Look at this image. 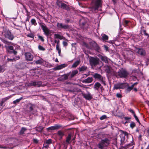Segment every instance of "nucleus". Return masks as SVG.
Instances as JSON below:
<instances>
[{"label":"nucleus","instance_id":"nucleus-60","mask_svg":"<svg viewBox=\"0 0 149 149\" xmlns=\"http://www.w3.org/2000/svg\"><path fill=\"white\" fill-rule=\"evenodd\" d=\"M130 118H129V117H125V120H128L129 119H130Z\"/></svg>","mask_w":149,"mask_h":149},{"label":"nucleus","instance_id":"nucleus-8","mask_svg":"<svg viewBox=\"0 0 149 149\" xmlns=\"http://www.w3.org/2000/svg\"><path fill=\"white\" fill-rule=\"evenodd\" d=\"M93 88L95 90H96L98 91L100 90V93L101 92L102 93L103 91L104 90L103 86L101 85L100 83L98 82H96L95 83Z\"/></svg>","mask_w":149,"mask_h":149},{"label":"nucleus","instance_id":"nucleus-26","mask_svg":"<svg viewBox=\"0 0 149 149\" xmlns=\"http://www.w3.org/2000/svg\"><path fill=\"white\" fill-rule=\"evenodd\" d=\"M65 67V64H61V65H58L56 67L55 69L56 70H60Z\"/></svg>","mask_w":149,"mask_h":149},{"label":"nucleus","instance_id":"nucleus-13","mask_svg":"<svg viewBox=\"0 0 149 149\" xmlns=\"http://www.w3.org/2000/svg\"><path fill=\"white\" fill-rule=\"evenodd\" d=\"M42 84L41 81H31L29 84V86H37V87H40Z\"/></svg>","mask_w":149,"mask_h":149},{"label":"nucleus","instance_id":"nucleus-6","mask_svg":"<svg viewBox=\"0 0 149 149\" xmlns=\"http://www.w3.org/2000/svg\"><path fill=\"white\" fill-rule=\"evenodd\" d=\"M40 26L42 29L44 34L47 36H50L51 31L49 30L46 25L43 23L40 24Z\"/></svg>","mask_w":149,"mask_h":149},{"label":"nucleus","instance_id":"nucleus-36","mask_svg":"<svg viewBox=\"0 0 149 149\" xmlns=\"http://www.w3.org/2000/svg\"><path fill=\"white\" fill-rule=\"evenodd\" d=\"M102 39L103 40H107L108 39V37L107 35L104 34L102 35Z\"/></svg>","mask_w":149,"mask_h":149},{"label":"nucleus","instance_id":"nucleus-15","mask_svg":"<svg viewBox=\"0 0 149 149\" xmlns=\"http://www.w3.org/2000/svg\"><path fill=\"white\" fill-rule=\"evenodd\" d=\"M26 59L28 61H31L33 58V56L30 53H26L25 54Z\"/></svg>","mask_w":149,"mask_h":149},{"label":"nucleus","instance_id":"nucleus-44","mask_svg":"<svg viewBox=\"0 0 149 149\" xmlns=\"http://www.w3.org/2000/svg\"><path fill=\"white\" fill-rule=\"evenodd\" d=\"M130 127L132 129L135 126V124L134 123L132 122L130 123Z\"/></svg>","mask_w":149,"mask_h":149},{"label":"nucleus","instance_id":"nucleus-34","mask_svg":"<svg viewBox=\"0 0 149 149\" xmlns=\"http://www.w3.org/2000/svg\"><path fill=\"white\" fill-rule=\"evenodd\" d=\"M45 143V144H47L49 145L52 143V140L51 139H49L48 140H46L44 141Z\"/></svg>","mask_w":149,"mask_h":149},{"label":"nucleus","instance_id":"nucleus-10","mask_svg":"<svg viewBox=\"0 0 149 149\" xmlns=\"http://www.w3.org/2000/svg\"><path fill=\"white\" fill-rule=\"evenodd\" d=\"M99 59L97 58H91L90 60V63L91 65H96L99 63Z\"/></svg>","mask_w":149,"mask_h":149},{"label":"nucleus","instance_id":"nucleus-46","mask_svg":"<svg viewBox=\"0 0 149 149\" xmlns=\"http://www.w3.org/2000/svg\"><path fill=\"white\" fill-rule=\"evenodd\" d=\"M134 115V116L135 118V119L136 120V121L138 122L139 123H140L136 115L135 114H134V115Z\"/></svg>","mask_w":149,"mask_h":149},{"label":"nucleus","instance_id":"nucleus-1","mask_svg":"<svg viewBox=\"0 0 149 149\" xmlns=\"http://www.w3.org/2000/svg\"><path fill=\"white\" fill-rule=\"evenodd\" d=\"M0 39L6 45L5 47L7 51L9 53H13L14 55H16L17 53V52L14 50L13 46L10 45H12L13 43L10 42H8L1 37H0Z\"/></svg>","mask_w":149,"mask_h":149},{"label":"nucleus","instance_id":"nucleus-55","mask_svg":"<svg viewBox=\"0 0 149 149\" xmlns=\"http://www.w3.org/2000/svg\"><path fill=\"white\" fill-rule=\"evenodd\" d=\"M132 88V87H131L130 86L128 87L127 89V90L128 91H130Z\"/></svg>","mask_w":149,"mask_h":149},{"label":"nucleus","instance_id":"nucleus-47","mask_svg":"<svg viewBox=\"0 0 149 149\" xmlns=\"http://www.w3.org/2000/svg\"><path fill=\"white\" fill-rule=\"evenodd\" d=\"M27 36L28 37H30L31 38H33L34 37V36L33 34L32 33H30L28 34H27Z\"/></svg>","mask_w":149,"mask_h":149},{"label":"nucleus","instance_id":"nucleus-25","mask_svg":"<svg viewBox=\"0 0 149 149\" xmlns=\"http://www.w3.org/2000/svg\"><path fill=\"white\" fill-rule=\"evenodd\" d=\"M101 59L102 61L105 63H108V58L106 56H101Z\"/></svg>","mask_w":149,"mask_h":149},{"label":"nucleus","instance_id":"nucleus-63","mask_svg":"<svg viewBox=\"0 0 149 149\" xmlns=\"http://www.w3.org/2000/svg\"><path fill=\"white\" fill-rule=\"evenodd\" d=\"M70 20L69 19H65V22H69Z\"/></svg>","mask_w":149,"mask_h":149},{"label":"nucleus","instance_id":"nucleus-5","mask_svg":"<svg viewBox=\"0 0 149 149\" xmlns=\"http://www.w3.org/2000/svg\"><path fill=\"white\" fill-rule=\"evenodd\" d=\"M128 72L126 70L123 68H121L117 73V75L120 77L125 78L128 75Z\"/></svg>","mask_w":149,"mask_h":149},{"label":"nucleus","instance_id":"nucleus-32","mask_svg":"<svg viewBox=\"0 0 149 149\" xmlns=\"http://www.w3.org/2000/svg\"><path fill=\"white\" fill-rule=\"evenodd\" d=\"M132 145H133L132 143L128 144L125 145L124 146H121V148L122 149L123 148V149H127L128 148L129 146H131Z\"/></svg>","mask_w":149,"mask_h":149},{"label":"nucleus","instance_id":"nucleus-64","mask_svg":"<svg viewBox=\"0 0 149 149\" xmlns=\"http://www.w3.org/2000/svg\"><path fill=\"white\" fill-rule=\"evenodd\" d=\"M128 21H127L126 20V21H125V24H127V23H128Z\"/></svg>","mask_w":149,"mask_h":149},{"label":"nucleus","instance_id":"nucleus-9","mask_svg":"<svg viewBox=\"0 0 149 149\" xmlns=\"http://www.w3.org/2000/svg\"><path fill=\"white\" fill-rule=\"evenodd\" d=\"M122 134H120V145L122 146L125 143V137L126 135L127 136L128 134L125 132L122 131Z\"/></svg>","mask_w":149,"mask_h":149},{"label":"nucleus","instance_id":"nucleus-23","mask_svg":"<svg viewBox=\"0 0 149 149\" xmlns=\"http://www.w3.org/2000/svg\"><path fill=\"white\" fill-rule=\"evenodd\" d=\"M59 3L60 4L61 8H63L67 10H69L70 8L69 7L65 4L62 3Z\"/></svg>","mask_w":149,"mask_h":149},{"label":"nucleus","instance_id":"nucleus-18","mask_svg":"<svg viewBox=\"0 0 149 149\" xmlns=\"http://www.w3.org/2000/svg\"><path fill=\"white\" fill-rule=\"evenodd\" d=\"M61 127V126L58 125H56L54 126H51L47 128L48 130H57Z\"/></svg>","mask_w":149,"mask_h":149},{"label":"nucleus","instance_id":"nucleus-11","mask_svg":"<svg viewBox=\"0 0 149 149\" xmlns=\"http://www.w3.org/2000/svg\"><path fill=\"white\" fill-rule=\"evenodd\" d=\"M92 2L94 4L95 9H97L101 6V0H93Z\"/></svg>","mask_w":149,"mask_h":149},{"label":"nucleus","instance_id":"nucleus-59","mask_svg":"<svg viewBox=\"0 0 149 149\" xmlns=\"http://www.w3.org/2000/svg\"><path fill=\"white\" fill-rule=\"evenodd\" d=\"M27 15L28 17L26 18V21H29V15L28 14H27Z\"/></svg>","mask_w":149,"mask_h":149},{"label":"nucleus","instance_id":"nucleus-61","mask_svg":"<svg viewBox=\"0 0 149 149\" xmlns=\"http://www.w3.org/2000/svg\"><path fill=\"white\" fill-rule=\"evenodd\" d=\"M54 43L53 44V45L54 46L55 43H57V40H54Z\"/></svg>","mask_w":149,"mask_h":149},{"label":"nucleus","instance_id":"nucleus-22","mask_svg":"<svg viewBox=\"0 0 149 149\" xmlns=\"http://www.w3.org/2000/svg\"><path fill=\"white\" fill-rule=\"evenodd\" d=\"M93 80V78L91 77H88L87 79L84 80L83 82L85 83H91Z\"/></svg>","mask_w":149,"mask_h":149},{"label":"nucleus","instance_id":"nucleus-45","mask_svg":"<svg viewBox=\"0 0 149 149\" xmlns=\"http://www.w3.org/2000/svg\"><path fill=\"white\" fill-rule=\"evenodd\" d=\"M38 49L39 50L44 51L45 49L41 45H39L38 47Z\"/></svg>","mask_w":149,"mask_h":149},{"label":"nucleus","instance_id":"nucleus-3","mask_svg":"<svg viewBox=\"0 0 149 149\" xmlns=\"http://www.w3.org/2000/svg\"><path fill=\"white\" fill-rule=\"evenodd\" d=\"M2 34L6 38L11 40H12L14 37L13 35L11 34V32L7 29H4Z\"/></svg>","mask_w":149,"mask_h":149},{"label":"nucleus","instance_id":"nucleus-50","mask_svg":"<svg viewBox=\"0 0 149 149\" xmlns=\"http://www.w3.org/2000/svg\"><path fill=\"white\" fill-rule=\"evenodd\" d=\"M4 70L3 67L0 65V72H3Z\"/></svg>","mask_w":149,"mask_h":149},{"label":"nucleus","instance_id":"nucleus-7","mask_svg":"<svg viewBox=\"0 0 149 149\" xmlns=\"http://www.w3.org/2000/svg\"><path fill=\"white\" fill-rule=\"evenodd\" d=\"M93 77L95 79L100 81L102 84L104 85H106L105 82V78L101 76L100 74L98 73H95L93 75Z\"/></svg>","mask_w":149,"mask_h":149},{"label":"nucleus","instance_id":"nucleus-21","mask_svg":"<svg viewBox=\"0 0 149 149\" xmlns=\"http://www.w3.org/2000/svg\"><path fill=\"white\" fill-rule=\"evenodd\" d=\"M83 95L84 98L88 100H90L92 98V96L89 93L87 94H84Z\"/></svg>","mask_w":149,"mask_h":149},{"label":"nucleus","instance_id":"nucleus-39","mask_svg":"<svg viewBox=\"0 0 149 149\" xmlns=\"http://www.w3.org/2000/svg\"><path fill=\"white\" fill-rule=\"evenodd\" d=\"M58 134L60 136L62 137L64 135V134L63 132L61 131H59L57 132Z\"/></svg>","mask_w":149,"mask_h":149},{"label":"nucleus","instance_id":"nucleus-62","mask_svg":"<svg viewBox=\"0 0 149 149\" xmlns=\"http://www.w3.org/2000/svg\"><path fill=\"white\" fill-rule=\"evenodd\" d=\"M59 42L60 41L59 40H58L57 41V43L56 45H59Z\"/></svg>","mask_w":149,"mask_h":149},{"label":"nucleus","instance_id":"nucleus-17","mask_svg":"<svg viewBox=\"0 0 149 149\" xmlns=\"http://www.w3.org/2000/svg\"><path fill=\"white\" fill-rule=\"evenodd\" d=\"M78 73V71L77 70H74L72 71V72H70L68 74L67 76V77H69L70 78H72L74 77L75 75L77 74Z\"/></svg>","mask_w":149,"mask_h":149},{"label":"nucleus","instance_id":"nucleus-54","mask_svg":"<svg viewBox=\"0 0 149 149\" xmlns=\"http://www.w3.org/2000/svg\"><path fill=\"white\" fill-rule=\"evenodd\" d=\"M129 111L131 112L132 114L134 115V114H135L134 112L132 109H130L128 110Z\"/></svg>","mask_w":149,"mask_h":149},{"label":"nucleus","instance_id":"nucleus-37","mask_svg":"<svg viewBox=\"0 0 149 149\" xmlns=\"http://www.w3.org/2000/svg\"><path fill=\"white\" fill-rule=\"evenodd\" d=\"M35 62L37 64H41L43 63V60L40 58L39 60L35 61Z\"/></svg>","mask_w":149,"mask_h":149},{"label":"nucleus","instance_id":"nucleus-51","mask_svg":"<svg viewBox=\"0 0 149 149\" xmlns=\"http://www.w3.org/2000/svg\"><path fill=\"white\" fill-rule=\"evenodd\" d=\"M63 44L64 46H67L68 45V43L65 41H63Z\"/></svg>","mask_w":149,"mask_h":149},{"label":"nucleus","instance_id":"nucleus-29","mask_svg":"<svg viewBox=\"0 0 149 149\" xmlns=\"http://www.w3.org/2000/svg\"><path fill=\"white\" fill-rule=\"evenodd\" d=\"M80 60H78L75 61L72 65V67L76 68V67L80 63Z\"/></svg>","mask_w":149,"mask_h":149},{"label":"nucleus","instance_id":"nucleus-28","mask_svg":"<svg viewBox=\"0 0 149 149\" xmlns=\"http://www.w3.org/2000/svg\"><path fill=\"white\" fill-rule=\"evenodd\" d=\"M87 69V67L85 66H82L78 68L80 72L85 71Z\"/></svg>","mask_w":149,"mask_h":149},{"label":"nucleus","instance_id":"nucleus-27","mask_svg":"<svg viewBox=\"0 0 149 149\" xmlns=\"http://www.w3.org/2000/svg\"><path fill=\"white\" fill-rule=\"evenodd\" d=\"M12 97L11 95L9 96L6 97L5 98H3L2 99V100L1 101V103H2L3 104V103L6 101L7 100H8L10 98Z\"/></svg>","mask_w":149,"mask_h":149},{"label":"nucleus","instance_id":"nucleus-35","mask_svg":"<svg viewBox=\"0 0 149 149\" xmlns=\"http://www.w3.org/2000/svg\"><path fill=\"white\" fill-rule=\"evenodd\" d=\"M22 99V97H21L20 98L17 99L16 100H14L13 101V102L14 104H17Z\"/></svg>","mask_w":149,"mask_h":149},{"label":"nucleus","instance_id":"nucleus-42","mask_svg":"<svg viewBox=\"0 0 149 149\" xmlns=\"http://www.w3.org/2000/svg\"><path fill=\"white\" fill-rule=\"evenodd\" d=\"M43 129V128L42 127L39 126L38 127H37L36 130L37 131L39 132H40L42 131Z\"/></svg>","mask_w":149,"mask_h":149},{"label":"nucleus","instance_id":"nucleus-16","mask_svg":"<svg viewBox=\"0 0 149 149\" xmlns=\"http://www.w3.org/2000/svg\"><path fill=\"white\" fill-rule=\"evenodd\" d=\"M125 87V83H119L114 85V88L116 89L119 88H123Z\"/></svg>","mask_w":149,"mask_h":149},{"label":"nucleus","instance_id":"nucleus-40","mask_svg":"<svg viewBox=\"0 0 149 149\" xmlns=\"http://www.w3.org/2000/svg\"><path fill=\"white\" fill-rule=\"evenodd\" d=\"M26 130L24 127H22L20 132V134H23L24 133V132Z\"/></svg>","mask_w":149,"mask_h":149},{"label":"nucleus","instance_id":"nucleus-57","mask_svg":"<svg viewBox=\"0 0 149 149\" xmlns=\"http://www.w3.org/2000/svg\"><path fill=\"white\" fill-rule=\"evenodd\" d=\"M142 31L143 33L144 34H145L146 36H148V34L146 33V31L145 30H142Z\"/></svg>","mask_w":149,"mask_h":149},{"label":"nucleus","instance_id":"nucleus-41","mask_svg":"<svg viewBox=\"0 0 149 149\" xmlns=\"http://www.w3.org/2000/svg\"><path fill=\"white\" fill-rule=\"evenodd\" d=\"M31 22L32 24L36 26L37 24L36 20L34 19H32L31 20Z\"/></svg>","mask_w":149,"mask_h":149},{"label":"nucleus","instance_id":"nucleus-19","mask_svg":"<svg viewBox=\"0 0 149 149\" xmlns=\"http://www.w3.org/2000/svg\"><path fill=\"white\" fill-rule=\"evenodd\" d=\"M102 143L104 144L105 146H106L107 145H109L110 143L109 140L107 138H105L104 139H102L101 140Z\"/></svg>","mask_w":149,"mask_h":149},{"label":"nucleus","instance_id":"nucleus-52","mask_svg":"<svg viewBox=\"0 0 149 149\" xmlns=\"http://www.w3.org/2000/svg\"><path fill=\"white\" fill-rule=\"evenodd\" d=\"M43 146L45 147V148H48L49 147V145L47 144H45V143H44L43 144Z\"/></svg>","mask_w":149,"mask_h":149},{"label":"nucleus","instance_id":"nucleus-4","mask_svg":"<svg viewBox=\"0 0 149 149\" xmlns=\"http://www.w3.org/2000/svg\"><path fill=\"white\" fill-rule=\"evenodd\" d=\"M87 21V19L84 18H82L80 20L79 25L82 29H87L88 28L89 26Z\"/></svg>","mask_w":149,"mask_h":149},{"label":"nucleus","instance_id":"nucleus-12","mask_svg":"<svg viewBox=\"0 0 149 149\" xmlns=\"http://www.w3.org/2000/svg\"><path fill=\"white\" fill-rule=\"evenodd\" d=\"M27 108L29 109L30 111L33 114H34L36 112V111L35 110V106L33 104H29L27 106Z\"/></svg>","mask_w":149,"mask_h":149},{"label":"nucleus","instance_id":"nucleus-33","mask_svg":"<svg viewBox=\"0 0 149 149\" xmlns=\"http://www.w3.org/2000/svg\"><path fill=\"white\" fill-rule=\"evenodd\" d=\"M19 56H17V57H15V58H13V59H10V58H8L7 59V60H8V61H14L16 60L19 59Z\"/></svg>","mask_w":149,"mask_h":149},{"label":"nucleus","instance_id":"nucleus-43","mask_svg":"<svg viewBox=\"0 0 149 149\" xmlns=\"http://www.w3.org/2000/svg\"><path fill=\"white\" fill-rule=\"evenodd\" d=\"M107 118V116L106 115H103L100 118L101 120H102L106 119Z\"/></svg>","mask_w":149,"mask_h":149},{"label":"nucleus","instance_id":"nucleus-31","mask_svg":"<svg viewBox=\"0 0 149 149\" xmlns=\"http://www.w3.org/2000/svg\"><path fill=\"white\" fill-rule=\"evenodd\" d=\"M71 134H69L68 135V136L67 137L66 141L68 143H70V140L71 138Z\"/></svg>","mask_w":149,"mask_h":149},{"label":"nucleus","instance_id":"nucleus-30","mask_svg":"<svg viewBox=\"0 0 149 149\" xmlns=\"http://www.w3.org/2000/svg\"><path fill=\"white\" fill-rule=\"evenodd\" d=\"M97 146L100 149H103L104 147L105 146L104 145V144L102 143V141H101L100 143L97 144Z\"/></svg>","mask_w":149,"mask_h":149},{"label":"nucleus","instance_id":"nucleus-56","mask_svg":"<svg viewBox=\"0 0 149 149\" xmlns=\"http://www.w3.org/2000/svg\"><path fill=\"white\" fill-rule=\"evenodd\" d=\"M3 107V104L1 102L0 103V111L1 110Z\"/></svg>","mask_w":149,"mask_h":149},{"label":"nucleus","instance_id":"nucleus-38","mask_svg":"<svg viewBox=\"0 0 149 149\" xmlns=\"http://www.w3.org/2000/svg\"><path fill=\"white\" fill-rule=\"evenodd\" d=\"M56 50L58 51V53L59 54V55H60L61 54V49L59 47V45H56Z\"/></svg>","mask_w":149,"mask_h":149},{"label":"nucleus","instance_id":"nucleus-2","mask_svg":"<svg viewBox=\"0 0 149 149\" xmlns=\"http://www.w3.org/2000/svg\"><path fill=\"white\" fill-rule=\"evenodd\" d=\"M125 57L130 61H132L134 58V52L131 49H127L124 51Z\"/></svg>","mask_w":149,"mask_h":149},{"label":"nucleus","instance_id":"nucleus-58","mask_svg":"<svg viewBox=\"0 0 149 149\" xmlns=\"http://www.w3.org/2000/svg\"><path fill=\"white\" fill-rule=\"evenodd\" d=\"M33 141L34 143H38V140L37 139H33Z\"/></svg>","mask_w":149,"mask_h":149},{"label":"nucleus","instance_id":"nucleus-53","mask_svg":"<svg viewBox=\"0 0 149 149\" xmlns=\"http://www.w3.org/2000/svg\"><path fill=\"white\" fill-rule=\"evenodd\" d=\"M97 138L98 139H100L101 138L102 135L101 134H97Z\"/></svg>","mask_w":149,"mask_h":149},{"label":"nucleus","instance_id":"nucleus-48","mask_svg":"<svg viewBox=\"0 0 149 149\" xmlns=\"http://www.w3.org/2000/svg\"><path fill=\"white\" fill-rule=\"evenodd\" d=\"M38 38L39 39H40L42 41L44 42V40L43 38V37L40 36H38Z\"/></svg>","mask_w":149,"mask_h":149},{"label":"nucleus","instance_id":"nucleus-49","mask_svg":"<svg viewBox=\"0 0 149 149\" xmlns=\"http://www.w3.org/2000/svg\"><path fill=\"white\" fill-rule=\"evenodd\" d=\"M116 96L118 98H121L122 97L120 93H117Z\"/></svg>","mask_w":149,"mask_h":149},{"label":"nucleus","instance_id":"nucleus-24","mask_svg":"<svg viewBox=\"0 0 149 149\" xmlns=\"http://www.w3.org/2000/svg\"><path fill=\"white\" fill-rule=\"evenodd\" d=\"M54 37L55 38L59 39L60 40H62L63 39V36L58 33H55Z\"/></svg>","mask_w":149,"mask_h":149},{"label":"nucleus","instance_id":"nucleus-20","mask_svg":"<svg viewBox=\"0 0 149 149\" xmlns=\"http://www.w3.org/2000/svg\"><path fill=\"white\" fill-rule=\"evenodd\" d=\"M57 26L59 28H62L65 29L68 28V26L66 25H63L61 23H58L57 24Z\"/></svg>","mask_w":149,"mask_h":149},{"label":"nucleus","instance_id":"nucleus-14","mask_svg":"<svg viewBox=\"0 0 149 149\" xmlns=\"http://www.w3.org/2000/svg\"><path fill=\"white\" fill-rule=\"evenodd\" d=\"M135 52L138 54L142 56L145 55L146 54L145 50L142 48L136 49L135 50Z\"/></svg>","mask_w":149,"mask_h":149}]
</instances>
